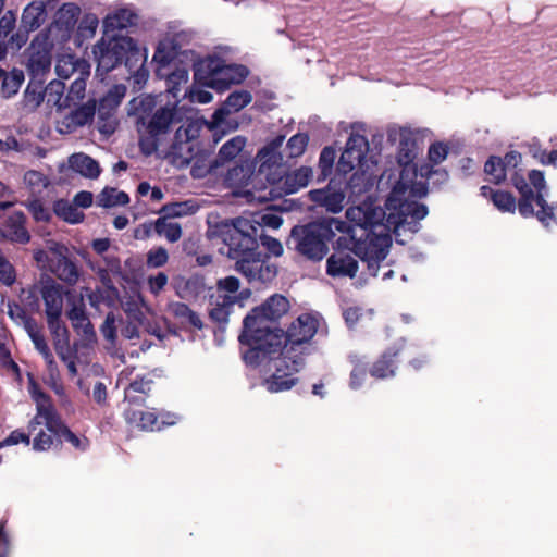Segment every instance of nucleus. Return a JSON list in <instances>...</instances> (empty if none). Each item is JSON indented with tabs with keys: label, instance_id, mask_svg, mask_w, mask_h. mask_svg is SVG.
<instances>
[{
	"label": "nucleus",
	"instance_id": "7",
	"mask_svg": "<svg viewBox=\"0 0 557 557\" xmlns=\"http://www.w3.org/2000/svg\"><path fill=\"white\" fill-rule=\"evenodd\" d=\"M289 309V302L282 295L271 296L264 304L252 309L244 320V330L239 336L240 342L248 345L265 342V335L271 333L265 325L267 321H274L284 315Z\"/></svg>",
	"mask_w": 557,
	"mask_h": 557
},
{
	"label": "nucleus",
	"instance_id": "37",
	"mask_svg": "<svg viewBox=\"0 0 557 557\" xmlns=\"http://www.w3.org/2000/svg\"><path fill=\"white\" fill-rule=\"evenodd\" d=\"M252 175V164L249 162L240 163L227 171L225 182L232 188H242L249 184Z\"/></svg>",
	"mask_w": 557,
	"mask_h": 557
},
{
	"label": "nucleus",
	"instance_id": "39",
	"mask_svg": "<svg viewBox=\"0 0 557 557\" xmlns=\"http://www.w3.org/2000/svg\"><path fill=\"white\" fill-rule=\"evenodd\" d=\"M65 85L61 81H51L45 88L47 103L52 104L58 111L70 108V103L64 97Z\"/></svg>",
	"mask_w": 557,
	"mask_h": 557
},
{
	"label": "nucleus",
	"instance_id": "34",
	"mask_svg": "<svg viewBox=\"0 0 557 557\" xmlns=\"http://www.w3.org/2000/svg\"><path fill=\"white\" fill-rule=\"evenodd\" d=\"M136 21V14L128 8H119L111 11L103 20L104 33L123 29L133 25Z\"/></svg>",
	"mask_w": 557,
	"mask_h": 557
},
{
	"label": "nucleus",
	"instance_id": "64",
	"mask_svg": "<svg viewBox=\"0 0 557 557\" xmlns=\"http://www.w3.org/2000/svg\"><path fill=\"white\" fill-rule=\"evenodd\" d=\"M173 58V51L165 44H160L153 54V61L161 65H166Z\"/></svg>",
	"mask_w": 557,
	"mask_h": 557
},
{
	"label": "nucleus",
	"instance_id": "1",
	"mask_svg": "<svg viewBox=\"0 0 557 557\" xmlns=\"http://www.w3.org/2000/svg\"><path fill=\"white\" fill-rule=\"evenodd\" d=\"M391 210L382 209L372 198H367L358 206L347 209L346 218L354 225L348 226L337 240L339 246L347 247L368 264L370 274H377L379 264L388 255L392 246V233L400 244L420 230V221L428 213L426 206H404L395 210L393 219Z\"/></svg>",
	"mask_w": 557,
	"mask_h": 557
},
{
	"label": "nucleus",
	"instance_id": "6",
	"mask_svg": "<svg viewBox=\"0 0 557 557\" xmlns=\"http://www.w3.org/2000/svg\"><path fill=\"white\" fill-rule=\"evenodd\" d=\"M249 74L246 66L226 64L216 55L202 59L195 69V81L201 85L223 91L233 84H240Z\"/></svg>",
	"mask_w": 557,
	"mask_h": 557
},
{
	"label": "nucleus",
	"instance_id": "23",
	"mask_svg": "<svg viewBox=\"0 0 557 557\" xmlns=\"http://www.w3.org/2000/svg\"><path fill=\"white\" fill-rule=\"evenodd\" d=\"M239 280L235 276H227L219 280L216 292L211 296L221 305L233 306L235 304L244 305V301L250 297L249 289L239 290Z\"/></svg>",
	"mask_w": 557,
	"mask_h": 557
},
{
	"label": "nucleus",
	"instance_id": "50",
	"mask_svg": "<svg viewBox=\"0 0 557 557\" xmlns=\"http://www.w3.org/2000/svg\"><path fill=\"white\" fill-rule=\"evenodd\" d=\"M309 137L307 134L298 133L289 138L286 150L289 158H298L304 154L308 146Z\"/></svg>",
	"mask_w": 557,
	"mask_h": 557
},
{
	"label": "nucleus",
	"instance_id": "21",
	"mask_svg": "<svg viewBox=\"0 0 557 557\" xmlns=\"http://www.w3.org/2000/svg\"><path fill=\"white\" fill-rule=\"evenodd\" d=\"M318 320L310 314L300 315L296 322H294L289 330L287 338L283 335V345L293 346V351L297 352L296 346L311 339L318 330Z\"/></svg>",
	"mask_w": 557,
	"mask_h": 557
},
{
	"label": "nucleus",
	"instance_id": "51",
	"mask_svg": "<svg viewBox=\"0 0 557 557\" xmlns=\"http://www.w3.org/2000/svg\"><path fill=\"white\" fill-rule=\"evenodd\" d=\"M395 373L393 362L389 354H384L382 358L374 363L371 370V374L377 379H386L393 376Z\"/></svg>",
	"mask_w": 557,
	"mask_h": 557
},
{
	"label": "nucleus",
	"instance_id": "57",
	"mask_svg": "<svg viewBox=\"0 0 557 557\" xmlns=\"http://www.w3.org/2000/svg\"><path fill=\"white\" fill-rule=\"evenodd\" d=\"M231 308L232 306L221 305L215 299H211L210 317L219 323H226Z\"/></svg>",
	"mask_w": 557,
	"mask_h": 557
},
{
	"label": "nucleus",
	"instance_id": "46",
	"mask_svg": "<svg viewBox=\"0 0 557 557\" xmlns=\"http://www.w3.org/2000/svg\"><path fill=\"white\" fill-rule=\"evenodd\" d=\"M98 205L103 208L126 205L129 201L127 194L115 188H104L98 196Z\"/></svg>",
	"mask_w": 557,
	"mask_h": 557
},
{
	"label": "nucleus",
	"instance_id": "24",
	"mask_svg": "<svg viewBox=\"0 0 557 557\" xmlns=\"http://www.w3.org/2000/svg\"><path fill=\"white\" fill-rule=\"evenodd\" d=\"M79 14L81 8L77 4L73 2L62 4L55 12L50 30L59 32V37L62 40L69 39L75 28Z\"/></svg>",
	"mask_w": 557,
	"mask_h": 557
},
{
	"label": "nucleus",
	"instance_id": "62",
	"mask_svg": "<svg viewBox=\"0 0 557 557\" xmlns=\"http://www.w3.org/2000/svg\"><path fill=\"white\" fill-rule=\"evenodd\" d=\"M45 94L39 87L28 86L25 91V103L32 109L37 108L44 100Z\"/></svg>",
	"mask_w": 557,
	"mask_h": 557
},
{
	"label": "nucleus",
	"instance_id": "55",
	"mask_svg": "<svg viewBox=\"0 0 557 557\" xmlns=\"http://www.w3.org/2000/svg\"><path fill=\"white\" fill-rule=\"evenodd\" d=\"M336 151L332 147H325L320 154L319 166L323 176H327L334 165Z\"/></svg>",
	"mask_w": 557,
	"mask_h": 557
},
{
	"label": "nucleus",
	"instance_id": "49",
	"mask_svg": "<svg viewBox=\"0 0 557 557\" xmlns=\"http://www.w3.org/2000/svg\"><path fill=\"white\" fill-rule=\"evenodd\" d=\"M484 170L494 183H500L506 177V168L500 158H490L485 163Z\"/></svg>",
	"mask_w": 557,
	"mask_h": 557
},
{
	"label": "nucleus",
	"instance_id": "43",
	"mask_svg": "<svg viewBox=\"0 0 557 557\" xmlns=\"http://www.w3.org/2000/svg\"><path fill=\"white\" fill-rule=\"evenodd\" d=\"M169 218L161 216L154 222V231L158 235L164 236L169 242L175 243L182 236V227L176 222L168 221Z\"/></svg>",
	"mask_w": 557,
	"mask_h": 557
},
{
	"label": "nucleus",
	"instance_id": "32",
	"mask_svg": "<svg viewBox=\"0 0 557 557\" xmlns=\"http://www.w3.org/2000/svg\"><path fill=\"white\" fill-rule=\"evenodd\" d=\"M69 168L86 178H97L100 174L99 163L83 152L70 156Z\"/></svg>",
	"mask_w": 557,
	"mask_h": 557
},
{
	"label": "nucleus",
	"instance_id": "11",
	"mask_svg": "<svg viewBox=\"0 0 557 557\" xmlns=\"http://www.w3.org/2000/svg\"><path fill=\"white\" fill-rule=\"evenodd\" d=\"M175 107L158 109L147 125L148 135L140 139V148L145 154H151L159 148L160 135L165 134L170 126L177 122Z\"/></svg>",
	"mask_w": 557,
	"mask_h": 557
},
{
	"label": "nucleus",
	"instance_id": "53",
	"mask_svg": "<svg viewBox=\"0 0 557 557\" xmlns=\"http://www.w3.org/2000/svg\"><path fill=\"white\" fill-rule=\"evenodd\" d=\"M8 314L18 325H23L25 330L34 325L35 322L30 320L24 309L16 304H8Z\"/></svg>",
	"mask_w": 557,
	"mask_h": 557
},
{
	"label": "nucleus",
	"instance_id": "4",
	"mask_svg": "<svg viewBox=\"0 0 557 557\" xmlns=\"http://www.w3.org/2000/svg\"><path fill=\"white\" fill-rule=\"evenodd\" d=\"M94 54L98 62L97 71L109 72L123 59L125 66L135 73L136 82L146 81L148 72L145 69L147 50L126 36L102 38L94 48Z\"/></svg>",
	"mask_w": 557,
	"mask_h": 557
},
{
	"label": "nucleus",
	"instance_id": "25",
	"mask_svg": "<svg viewBox=\"0 0 557 557\" xmlns=\"http://www.w3.org/2000/svg\"><path fill=\"white\" fill-rule=\"evenodd\" d=\"M227 255L237 259L236 268L243 273L249 281H255L257 272L262 267V260L260 253L255 251L253 246L250 249L232 247L228 249Z\"/></svg>",
	"mask_w": 557,
	"mask_h": 557
},
{
	"label": "nucleus",
	"instance_id": "15",
	"mask_svg": "<svg viewBox=\"0 0 557 557\" xmlns=\"http://www.w3.org/2000/svg\"><path fill=\"white\" fill-rule=\"evenodd\" d=\"M448 178L447 172L429 163H421L418 171V177L406 187V198L408 201H417L428 195V181L432 180L433 184L445 183Z\"/></svg>",
	"mask_w": 557,
	"mask_h": 557
},
{
	"label": "nucleus",
	"instance_id": "48",
	"mask_svg": "<svg viewBox=\"0 0 557 557\" xmlns=\"http://www.w3.org/2000/svg\"><path fill=\"white\" fill-rule=\"evenodd\" d=\"M89 75H78L75 81L71 84L69 92L66 95V99L70 103V107L73 104H77L85 98L86 92V81Z\"/></svg>",
	"mask_w": 557,
	"mask_h": 557
},
{
	"label": "nucleus",
	"instance_id": "5",
	"mask_svg": "<svg viewBox=\"0 0 557 557\" xmlns=\"http://www.w3.org/2000/svg\"><path fill=\"white\" fill-rule=\"evenodd\" d=\"M346 222L331 218L323 222L295 226L292 230V238L296 250L311 260H321L327 253L326 240L337 233H345Z\"/></svg>",
	"mask_w": 557,
	"mask_h": 557
},
{
	"label": "nucleus",
	"instance_id": "54",
	"mask_svg": "<svg viewBox=\"0 0 557 557\" xmlns=\"http://www.w3.org/2000/svg\"><path fill=\"white\" fill-rule=\"evenodd\" d=\"M169 260V253L165 248L157 247L148 251L147 253V265L149 268L163 267Z\"/></svg>",
	"mask_w": 557,
	"mask_h": 557
},
{
	"label": "nucleus",
	"instance_id": "42",
	"mask_svg": "<svg viewBox=\"0 0 557 557\" xmlns=\"http://www.w3.org/2000/svg\"><path fill=\"white\" fill-rule=\"evenodd\" d=\"M54 213L65 222L76 224L83 221L84 213L74 203L60 199L53 206Z\"/></svg>",
	"mask_w": 557,
	"mask_h": 557
},
{
	"label": "nucleus",
	"instance_id": "16",
	"mask_svg": "<svg viewBox=\"0 0 557 557\" xmlns=\"http://www.w3.org/2000/svg\"><path fill=\"white\" fill-rule=\"evenodd\" d=\"M95 114L96 100L90 99L57 119L55 128L60 134H72L77 128L90 124L94 121Z\"/></svg>",
	"mask_w": 557,
	"mask_h": 557
},
{
	"label": "nucleus",
	"instance_id": "19",
	"mask_svg": "<svg viewBox=\"0 0 557 557\" xmlns=\"http://www.w3.org/2000/svg\"><path fill=\"white\" fill-rule=\"evenodd\" d=\"M310 199L327 212L338 213L345 207L346 193L345 189L334 182L321 189L309 191Z\"/></svg>",
	"mask_w": 557,
	"mask_h": 557
},
{
	"label": "nucleus",
	"instance_id": "61",
	"mask_svg": "<svg viewBox=\"0 0 557 557\" xmlns=\"http://www.w3.org/2000/svg\"><path fill=\"white\" fill-rule=\"evenodd\" d=\"M185 95L188 97L190 102H197L202 104L209 103L213 99V96L210 91L198 87L190 88Z\"/></svg>",
	"mask_w": 557,
	"mask_h": 557
},
{
	"label": "nucleus",
	"instance_id": "41",
	"mask_svg": "<svg viewBox=\"0 0 557 557\" xmlns=\"http://www.w3.org/2000/svg\"><path fill=\"white\" fill-rule=\"evenodd\" d=\"M199 210V205L194 200H186L182 202H172L164 205L159 213H162L163 216L173 219V218H183L187 215H191Z\"/></svg>",
	"mask_w": 557,
	"mask_h": 557
},
{
	"label": "nucleus",
	"instance_id": "38",
	"mask_svg": "<svg viewBox=\"0 0 557 557\" xmlns=\"http://www.w3.org/2000/svg\"><path fill=\"white\" fill-rule=\"evenodd\" d=\"M24 221L25 216L22 212L13 213L8 220L3 235L12 242L27 243L29 235L24 227Z\"/></svg>",
	"mask_w": 557,
	"mask_h": 557
},
{
	"label": "nucleus",
	"instance_id": "33",
	"mask_svg": "<svg viewBox=\"0 0 557 557\" xmlns=\"http://www.w3.org/2000/svg\"><path fill=\"white\" fill-rule=\"evenodd\" d=\"M51 66L50 52L46 47H37L34 42L29 47L27 67L32 75L40 76L47 73Z\"/></svg>",
	"mask_w": 557,
	"mask_h": 557
},
{
	"label": "nucleus",
	"instance_id": "28",
	"mask_svg": "<svg viewBox=\"0 0 557 557\" xmlns=\"http://www.w3.org/2000/svg\"><path fill=\"white\" fill-rule=\"evenodd\" d=\"M529 180L536 190V197H534L533 202L535 201L537 207L540 208L536 211L537 219L546 226L549 225V221L554 220V207H549L544 199L543 191L546 189V182L544 178V174L541 171L533 170L529 174Z\"/></svg>",
	"mask_w": 557,
	"mask_h": 557
},
{
	"label": "nucleus",
	"instance_id": "13",
	"mask_svg": "<svg viewBox=\"0 0 557 557\" xmlns=\"http://www.w3.org/2000/svg\"><path fill=\"white\" fill-rule=\"evenodd\" d=\"M47 324L57 355L65 363L70 374L75 376L77 374L75 363L77 348L75 346L72 347L70 344V333L66 325L61 318L47 320Z\"/></svg>",
	"mask_w": 557,
	"mask_h": 557
},
{
	"label": "nucleus",
	"instance_id": "9",
	"mask_svg": "<svg viewBox=\"0 0 557 557\" xmlns=\"http://www.w3.org/2000/svg\"><path fill=\"white\" fill-rule=\"evenodd\" d=\"M369 150V143L364 135V127L361 124L351 126V133L346 143L337 169L339 172L347 174L356 169L364 173L368 169L366 154Z\"/></svg>",
	"mask_w": 557,
	"mask_h": 557
},
{
	"label": "nucleus",
	"instance_id": "59",
	"mask_svg": "<svg viewBox=\"0 0 557 557\" xmlns=\"http://www.w3.org/2000/svg\"><path fill=\"white\" fill-rule=\"evenodd\" d=\"M260 243L274 257H281L284 253L282 243L274 237L269 235H261Z\"/></svg>",
	"mask_w": 557,
	"mask_h": 557
},
{
	"label": "nucleus",
	"instance_id": "29",
	"mask_svg": "<svg viewBox=\"0 0 557 557\" xmlns=\"http://www.w3.org/2000/svg\"><path fill=\"white\" fill-rule=\"evenodd\" d=\"M312 169L308 166L296 169L295 171L289 172L284 176L282 174L281 181L276 182L278 185V195H289L297 193L301 188H305L312 178Z\"/></svg>",
	"mask_w": 557,
	"mask_h": 557
},
{
	"label": "nucleus",
	"instance_id": "47",
	"mask_svg": "<svg viewBox=\"0 0 557 557\" xmlns=\"http://www.w3.org/2000/svg\"><path fill=\"white\" fill-rule=\"evenodd\" d=\"M24 184L32 194H40L50 184L49 178L38 171H28L24 175Z\"/></svg>",
	"mask_w": 557,
	"mask_h": 557
},
{
	"label": "nucleus",
	"instance_id": "40",
	"mask_svg": "<svg viewBox=\"0 0 557 557\" xmlns=\"http://www.w3.org/2000/svg\"><path fill=\"white\" fill-rule=\"evenodd\" d=\"M482 195L485 197H490L493 201L494 206L503 211V212H515L516 210V199L508 191L497 190L494 191L492 188L487 186H483L481 188Z\"/></svg>",
	"mask_w": 557,
	"mask_h": 557
},
{
	"label": "nucleus",
	"instance_id": "63",
	"mask_svg": "<svg viewBox=\"0 0 557 557\" xmlns=\"http://www.w3.org/2000/svg\"><path fill=\"white\" fill-rule=\"evenodd\" d=\"M0 281L5 285H11L15 281L13 267L2 256H0Z\"/></svg>",
	"mask_w": 557,
	"mask_h": 557
},
{
	"label": "nucleus",
	"instance_id": "58",
	"mask_svg": "<svg viewBox=\"0 0 557 557\" xmlns=\"http://www.w3.org/2000/svg\"><path fill=\"white\" fill-rule=\"evenodd\" d=\"M188 82V72L185 69H180L172 73L168 78L169 91L177 97L180 91L178 85L181 83L186 84Z\"/></svg>",
	"mask_w": 557,
	"mask_h": 557
},
{
	"label": "nucleus",
	"instance_id": "14",
	"mask_svg": "<svg viewBox=\"0 0 557 557\" xmlns=\"http://www.w3.org/2000/svg\"><path fill=\"white\" fill-rule=\"evenodd\" d=\"M126 94L124 85H114L107 95L101 98L98 109V129L104 135H111L117 125L114 112Z\"/></svg>",
	"mask_w": 557,
	"mask_h": 557
},
{
	"label": "nucleus",
	"instance_id": "22",
	"mask_svg": "<svg viewBox=\"0 0 557 557\" xmlns=\"http://www.w3.org/2000/svg\"><path fill=\"white\" fill-rule=\"evenodd\" d=\"M255 219L251 221L247 218H237L233 221L232 225L225 223L226 233H230L228 249L232 247L250 249L255 246L252 234H256Z\"/></svg>",
	"mask_w": 557,
	"mask_h": 557
},
{
	"label": "nucleus",
	"instance_id": "12",
	"mask_svg": "<svg viewBox=\"0 0 557 557\" xmlns=\"http://www.w3.org/2000/svg\"><path fill=\"white\" fill-rule=\"evenodd\" d=\"M251 100L252 96L247 90H236L228 95L223 106L214 112L211 121L207 123L209 129L213 132L215 143L225 133V126L228 124L226 117L244 109Z\"/></svg>",
	"mask_w": 557,
	"mask_h": 557
},
{
	"label": "nucleus",
	"instance_id": "45",
	"mask_svg": "<svg viewBox=\"0 0 557 557\" xmlns=\"http://www.w3.org/2000/svg\"><path fill=\"white\" fill-rule=\"evenodd\" d=\"M24 82V74L22 71L20 70H13L11 71L10 73H8L3 81H2V85H1V89H0V92H1V96L3 98H11L13 96H15L22 84Z\"/></svg>",
	"mask_w": 557,
	"mask_h": 557
},
{
	"label": "nucleus",
	"instance_id": "18",
	"mask_svg": "<svg viewBox=\"0 0 557 557\" xmlns=\"http://www.w3.org/2000/svg\"><path fill=\"white\" fill-rule=\"evenodd\" d=\"M127 422L144 431H159L164 425H173L178 417L174 413L165 412L157 417L152 411L127 410L125 412Z\"/></svg>",
	"mask_w": 557,
	"mask_h": 557
},
{
	"label": "nucleus",
	"instance_id": "2",
	"mask_svg": "<svg viewBox=\"0 0 557 557\" xmlns=\"http://www.w3.org/2000/svg\"><path fill=\"white\" fill-rule=\"evenodd\" d=\"M251 349L245 355L247 362L258 360L264 372L263 385L271 393L290 389L296 383V373L302 367L299 352L293 346L283 345V337L276 333L265 335V342L249 345Z\"/></svg>",
	"mask_w": 557,
	"mask_h": 557
},
{
	"label": "nucleus",
	"instance_id": "30",
	"mask_svg": "<svg viewBox=\"0 0 557 557\" xmlns=\"http://www.w3.org/2000/svg\"><path fill=\"white\" fill-rule=\"evenodd\" d=\"M47 320L60 319L63 312V290L57 284H46L41 288Z\"/></svg>",
	"mask_w": 557,
	"mask_h": 557
},
{
	"label": "nucleus",
	"instance_id": "17",
	"mask_svg": "<svg viewBox=\"0 0 557 557\" xmlns=\"http://www.w3.org/2000/svg\"><path fill=\"white\" fill-rule=\"evenodd\" d=\"M198 135V125L189 122L181 126L175 134L176 144L173 147V162L177 166L188 165L194 159V145L191 140Z\"/></svg>",
	"mask_w": 557,
	"mask_h": 557
},
{
	"label": "nucleus",
	"instance_id": "8",
	"mask_svg": "<svg viewBox=\"0 0 557 557\" xmlns=\"http://www.w3.org/2000/svg\"><path fill=\"white\" fill-rule=\"evenodd\" d=\"M28 391L36 403L37 413L29 422V433H35L38 425L45 424L46 429L55 435L62 436L66 442L77 448H84L83 441L67 430L60 418L57 416L53 406L47 395L39 391L36 383L32 380Z\"/></svg>",
	"mask_w": 557,
	"mask_h": 557
},
{
	"label": "nucleus",
	"instance_id": "44",
	"mask_svg": "<svg viewBox=\"0 0 557 557\" xmlns=\"http://www.w3.org/2000/svg\"><path fill=\"white\" fill-rule=\"evenodd\" d=\"M247 139L244 136H235L228 139L219 151V159L223 162L235 159L245 148Z\"/></svg>",
	"mask_w": 557,
	"mask_h": 557
},
{
	"label": "nucleus",
	"instance_id": "3",
	"mask_svg": "<svg viewBox=\"0 0 557 557\" xmlns=\"http://www.w3.org/2000/svg\"><path fill=\"white\" fill-rule=\"evenodd\" d=\"M387 139L393 145H397L396 159L398 169L384 172L380 183L383 185L386 182L391 185L392 189L387 196V208L391 210L389 215L393 219L395 210L404 206L416 207L424 205L418 201H408L406 198V187L409 183H412L413 178L418 177L420 166V164L414 162L419 148L413 132L406 127L394 126L387 131Z\"/></svg>",
	"mask_w": 557,
	"mask_h": 557
},
{
	"label": "nucleus",
	"instance_id": "31",
	"mask_svg": "<svg viewBox=\"0 0 557 557\" xmlns=\"http://www.w3.org/2000/svg\"><path fill=\"white\" fill-rule=\"evenodd\" d=\"M46 5L42 1H33L28 3L21 17V25L26 32H33L39 28L46 21Z\"/></svg>",
	"mask_w": 557,
	"mask_h": 557
},
{
	"label": "nucleus",
	"instance_id": "10",
	"mask_svg": "<svg viewBox=\"0 0 557 557\" xmlns=\"http://www.w3.org/2000/svg\"><path fill=\"white\" fill-rule=\"evenodd\" d=\"M283 143L284 136H277L261 148L256 156L258 174L270 184L281 181V175L284 173L283 156L280 151Z\"/></svg>",
	"mask_w": 557,
	"mask_h": 557
},
{
	"label": "nucleus",
	"instance_id": "20",
	"mask_svg": "<svg viewBox=\"0 0 557 557\" xmlns=\"http://www.w3.org/2000/svg\"><path fill=\"white\" fill-rule=\"evenodd\" d=\"M67 318L79 337L75 343V348H78V346L91 347L96 343L97 336L92 324L85 313L84 305L73 306L67 312Z\"/></svg>",
	"mask_w": 557,
	"mask_h": 557
},
{
	"label": "nucleus",
	"instance_id": "35",
	"mask_svg": "<svg viewBox=\"0 0 557 557\" xmlns=\"http://www.w3.org/2000/svg\"><path fill=\"white\" fill-rule=\"evenodd\" d=\"M26 332L29 335L35 348L39 351V354L45 359V362L47 364V368L49 370L51 377H54L55 375H58L57 362H55V360L45 341V337L38 331L36 323L34 325L28 326V330H26Z\"/></svg>",
	"mask_w": 557,
	"mask_h": 557
},
{
	"label": "nucleus",
	"instance_id": "36",
	"mask_svg": "<svg viewBox=\"0 0 557 557\" xmlns=\"http://www.w3.org/2000/svg\"><path fill=\"white\" fill-rule=\"evenodd\" d=\"M512 184L519 190L521 198L518 203L519 212L522 216L528 218L534 214L533 200L534 195L532 189L527 184L524 177L519 174L512 176Z\"/></svg>",
	"mask_w": 557,
	"mask_h": 557
},
{
	"label": "nucleus",
	"instance_id": "52",
	"mask_svg": "<svg viewBox=\"0 0 557 557\" xmlns=\"http://www.w3.org/2000/svg\"><path fill=\"white\" fill-rule=\"evenodd\" d=\"M447 154L448 147L446 144L442 141L434 143L429 148L426 163L437 166L446 159Z\"/></svg>",
	"mask_w": 557,
	"mask_h": 557
},
{
	"label": "nucleus",
	"instance_id": "56",
	"mask_svg": "<svg viewBox=\"0 0 557 557\" xmlns=\"http://www.w3.org/2000/svg\"><path fill=\"white\" fill-rule=\"evenodd\" d=\"M16 14L12 10L5 11L0 17V37H8L15 28Z\"/></svg>",
	"mask_w": 557,
	"mask_h": 557
},
{
	"label": "nucleus",
	"instance_id": "27",
	"mask_svg": "<svg viewBox=\"0 0 557 557\" xmlns=\"http://www.w3.org/2000/svg\"><path fill=\"white\" fill-rule=\"evenodd\" d=\"M55 73L62 79H67L72 75H90L89 63L70 52H63L58 55L55 63Z\"/></svg>",
	"mask_w": 557,
	"mask_h": 557
},
{
	"label": "nucleus",
	"instance_id": "60",
	"mask_svg": "<svg viewBox=\"0 0 557 557\" xmlns=\"http://www.w3.org/2000/svg\"><path fill=\"white\" fill-rule=\"evenodd\" d=\"M256 224L277 230L283 224V219L275 213H264L255 218Z\"/></svg>",
	"mask_w": 557,
	"mask_h": 557
},
{
	"label": "nucleus",
	"instance_id": "26",
	"mask_svg": "<svg viewBox=\"0 0 557 557\" xmlns=\"http://www.w3.org/2000/svg\"><path fill=\"white\" fill-rule=\"evenodd\" d=\"M357 271V260L345 250L335 251L326 261V273L333 277L352 278Z\"/></svg>",
	"mask_w": 557,
	"mask_h": 557
}]
</instances>
